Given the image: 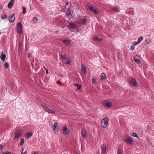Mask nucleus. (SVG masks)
<instances>
[{"instance_id":"obj_1","label":"nucleus","mask_w":154,"mask_h":154,"mask_svg":"<svg viewBox=\"0 0 154 154\" xmlns=\"http://www.w3.org/2000/svg\"><path fill=\"white\" fill-rule=\"evenodd\" d=\"M85 22V21L82 19L79 20H76V22L74 23H70L69 25V27L70 30L72 32H75L77 29H78L79 24L83 23Z\"/></svg>"},{"instance_id":"obj_2","label":"nucleus","mask_w":154,"mask_h":154,"mask_svg":"<svg viewBox=\"0 0 154 154\" xmlns=\"http://www.w3.org/2000/svg\"><path fill=\"white\" fill-rule=\"evenodd\" d=\"M123 139L125 141L129 144L132 145L134 143V141L129 136L124 135L123 136Z\"/></svg>"},{"instance_id":"obj_3","label":"nucleus","mask_w":154,"mask_h":154,"mask_svg":"<svg viewBox=\"0 0 154 154\" xmlns=\"http://www.w3.org/2000/svg\"><path fill=\"white\" fill-rule=\"evenodd\" d=\"M23 133V131L19 130H17L16 131L15 134L14 136V138L15 140L18 139L21 137Z\"/></svg>"},{"instance_id":"obj_4","label":"nucleus","mask_w":154,"mask_h":154,"mask_svg":"<svg viewBox=\"0 0 154 154\" xmlns=\"http://www.w3.org/2000/svg\"><path fill=\"white\" fill-rule=\"evenodd\" d=\"M108 118H104L102 120L101 125L102 127L103 128H106L108 124Z\"/></svg>"},{"instance_id":"obj_5","label":"nucleus","mask_w":154,"mask_h":154,"mask_svg":"<svg viewBox=\"0 0 154 154\" xmlns=\"http://www.w3.org/2000/svg\"><path fill=\"white\" fill-rule=\"evenodd\" d=\"M88 8L91 12L94 14H97L98 13V11L95 7H93L90 5L88 6Z\"/></svg>"},{"instance_id":"obj_6","label":"nucleus","mask_w":154,"mask_h":154,"mask_svg":"<svg viewBox=\"0 0 154 154\" xmlns=\"http://www.w3.org/2000/svg\"><path fill=\"white\" fill-rule=\"evenodd\" d=\"M61 59L62 61L66 64H69L70 62V60L68 58H66L63 55H61Z\"/></svg>"},{"instance_id":"obj_7","label":"nucleus","mask_w":154,"mask_h":154,"mask_svg":"<svg viewBox=\"0 0 154 154\" xmlns=\"http://www.w3.org/2000/svg\"><path fill=\"white\" fill-rule=\"evenodd\" d=\"M43 107L47 112L55 114L56 112L53 109H51L46 106H44Z\"/></svg>"},{"instance_id":"obj_8","label":"nucleus","mask_w":154,"mask_h":154,"mask_svg":"<svg viewBox=\"0 0 154 154\" xmlns=\"http://www.w3.org/2000/svg\"><path fill=\"white\" fill-rule=\"evenodd\" d=\"M17 31L19 34L22 33V26L21 23L19 22L17 25Z\"/></svg>"},{"instance_id":"obj_9","label":"nucleus","mask_w":154,"mask_h":154,"mask_svg":"<svg viewBox=\"0 0 154 154\" xmlns=\"http://www.w3.org/2000/svg\"><path fill=\"white\" fill-rule=\"evenodd\" d=\"M15 13H13L9 15L8 17V19L10 22L12 23L14 22L15 19Z\"/></svg>"},{"instance_id":"obj_10","label":"nucleus","mask_w":154,"mask_h":154,"mask_svg":"<svg viewBox=\"0 0 154 154\" xmlns=\"http://www.w3.org/2000/svg\"><path fill=\"white\" fill-rule=\"evenodd\" d=\"M66 12V16L69 19H71L72 18V15L71 14V12L69 8H68Z\"/></svg>"},{"instance_id":"obj_11","label":"nucleus","mask_w":154,"mask_h":154,"mask_svg":"<svg viewBox=\"0 0 154 154\" xmlns=\"http://www.w3.org/2000/svg\"><path fill=\"white\" fill-rule=\"evenodd\" d=\"M103 106H104L109 107L112 106V103L108 101H105L103 103Z\"/></svg>"},{"instance_id":"obj_12","label":"nucleus","mask_w":154,"mask_h":154,"mask_svg":"<svg viewBox=\"0 0 154 154\" xmlns=\"http://www.w3.org/2000/svg\"><path fill=\"white\" fill-rule=\"evenodd\" d=\"M129 82L134 86L136 87L137 86V82L135 79L133 78L130 79H129Z\"/></svg>"},{"instance_id":"obj_13","label":"nucleus","mask_w":154,"mask_h":154,"mask_svg":"<svg viewBox=\"0 0 154 154\" xmlns=\"http://www.w3.org/2000/svg\"><path fill=\"white\" fill-rule=\"evenodd\" d=\"M58 124L57 122H56L54 125V126L53 127V130L54 131V132L55 134L57 133H58V131H57L56 130L57 129H58Z\"/></svg>"},{"instance_id":"obj_14","label":"nucleus","mask_w":154,"mask_h":154,"mask_svg":"<svg viewBox=\"0 0 154 154\" xmlns=\"http://www.w3.org/2000/svg\"><path fill=\"white\" fill-rule=\"evenodd\" d=\"M63 133L64 134H67L69 132V130L68 129L67 127L64 126L63 128Z\"/></svg>"},{"instance_id":"obj_15","label":"nucleus","mask_w":154,"mask_h":154,"mask_svg":"<svg viewBox=\"0 0 154 154\" xmlns=\"http://www.w3.org/2000/svg\"><path fill=\"white\" fill-rule=\"evenodd\" d=\"M62 42L66 45H70L72 43V41L70 40H63Z\"/></svg>"},{"instance_id":"obj_16","label":"nucleus","mask_w":154,"mask_h":154,"mask_svg":"<svg viewBox=\"0 0 154 154\" xmlns=\"http://www.w3.org/2000/svg\"><path fill=\"white\" fill-rule=\"evenodd\" d=\"M81 133L82 135L83 138H85L86 137V131L85 128H82L81 130Z\"/></svg>"},{"instance_id":"obj_17","label":"nucleus","mask_w":154,"mask_h":154,"mask_svg":"<svg viewBox=\"0 0 154 154\" xmlns=\"http://www.w3.org/2000/svg\"><path fill=\"white\" fill-rule=\"evenodd\" d=\"M14 0H11L9 2L8 4V8H11L14 4Z\"/></svg>"},{"instance_id":"obj_18","label":"nucleus","mask_w":154,"mask_h":154,"mask_svg":"<svg viewBox=\"0 0 154 154\" xmlns=\"http://www.w3.org/2000/svg\"><path fill=\"white\" fill-rule=\"evenodd\" d=\"M101 149L102 151V153H106V145L103 144L102 145Z\"/></svg>"},{"instance_id":"obj_19","label":"nucleus","mask_w":154,"mask_h":154,"mask_svg":"<svg viewBox=\"0 0 154 154\" xmlns=\"http://www.w3.org/2000/svg\"><path fill=\"white\" fill-rule=\"evenodd\" d=\"M134 61L137 64H139L140 63V59L136 57H133Z\"/></svg>"},{"instance_id":"obj_20","label":"nucleus","mask_w":154,"mask_h":154,"mask_svg":"<svg viewBox=\"0 0 154 154\" xmlns=\"http://www.w3.org/2000/svg\"><path fill=\"white\" fill-rule=\"evenodd\" d=\"M5 55L4 54H2L0 55V59L2 62L5 61Z\"/></svg>"},{"instance_id":"obj_21","label":"nucleus","mask_w":154,"mask_h":154,"mask_svg":"<svg viewBox=\"0 0 154 154\" xmlns=\"http://www.w3.org/2000/svg\"><path fill=\"white\" fill-rule=\"evenodd\" d=\"M33 134L31 132H29L28 133H27L26 135L25 136L27 137V138H29L31 137Z\"/></svg>"},{"instance_id":"obj_22","label":"nucleus","mask_w":154,"mask_h":154,"mask_svg":"<svg viewBox=\"0 0 154 154\" xmlns=\"http://www.w3.org/2000/svg\"><path fill=\"white\" fill-rule=\"evenodd\" d=\"M94 40L95 41H101L102 39L101 38L99 39L98 37L95 36L93 38Z\"/></svg>"},{"instance_id":"obj_23","label":"nucleus","mask_w":154,"mask_h":154,"mask_svg":"<svg viewBox=\"0 0 154 154\" xmlns=\"http://www.w3.org/2000/svg\"><path fill=\"white\" fill-rule=\"evenodd\" d=\"M81 70L83 73H86L87 72L86 68L84 66H81Z\"/></svg>"},{"instance_id":"obj_24","label":"nucleus","mask_w":154,"mask_h":154,"mask_svg":"<svg viewBox=\"0 0 154 154\" xmlns=\"http://www.w3.org/2000/svg\"><path fill=\"white\" fill-rule=\"evenodd\" d=\"M9 67V64L5 62L4 63V67L6 69H8Z\"/></svg>"},{"instance_id":"obj_25","label":"nucleus","mask_w":154,"mask_h":154,"mask_svg":"<svg viewBox=\"0 0 154 154\" xmlns=\"http://www.w3.org/2000/svg\"><path fill=\"white\" fill-rule=\"evenodd\" d=\"M100 76L102 79H106V75L103 73H102L101 74Z\"/></svg>"},{"instance_id":"obj_26","label":"nucleus","mask_w":154,"mask_h":154,"mask_svg":"<svg viewBox=\"0 0 154 154\" xmlns=\"http://www.w3.org/2000/svg\"><path fill=\"white\" fill-rule=\"evenodd\" d=\"M25 142L24 139V138H22L20 140V146H21L23 145V144H24Z\"/></svg>"},{"instance_id":"obj_27","label":"nucleus","mask_w":154,"mask_h":154,"mask_svg":"<svg viewBox=\"0 0 154 154\" xmlns=\"http://www.w3.org/2000/svg\"><path fill=\"white\" fill-rule=\"evenodd\" d=\"M143 36H140V37L139 38L138 40L137 41V43H139L141 42V41L143 40Z\"/></svg>"},{"instance_id":"obj_28","label":"nucleus","mask_w":154,"mask_h":154,"mask_svg":"<svg viewBox=\"0 0 154 154\" xmlns=\"http://www.w3.org/2000/svg\"><path fill=\"white\" fill-rule=\"evenodd\" d=\"M131 135L133 137H135L137 138L138 137V136L137 134L135 133L134 132H132L131 133Z\"/></svg>"},{"instance_id":"obj_29","label":"nucleus","mask_w":154,"mask_h":154,"mask_svg":"<svg viewBox=\"0 0 154 154\" xmlns=\"http://www.w3.org/2000/svg\"><path fill=\"white\" fill-rule=\"evenodd\" d=\"M2 18L5 19L7 17V14H4L3 15H2L1 16Z\"/></svg>"},{"instance_id":"obj_30","label":"nucleus","mask_w":154,"mask_h":154,"mask_svg":"<svg viewBox=\"0 0 154 154\" xmlns=\"http://www.w3.org/2000/svg\"><path fill=\"white\" fill-rule=\"evenodd\" d=\"M37 18L35 17L32 20V21L34 23H36L37 21Z\"/></svg>"},{"instance_id":"obj_31","label":"nucleus","mask_w":154,"mask_h":154,"mask_svg":"<svg viewBox=\"0 0 154 154\" xmlns=\"http://www.w3.org/2000/svg\"><path fill=\"white\" fill-rule=\"evenodd\" d=\"M151 42V40L149 39H147L146 41V44H149Z\"/></svg>"},{"instance_id":"obj_32","label":"nucleus","mask_w":154,"mask_h":154,"mask_svg":"<svg viewBox=\"0 0 154 154\" xmlns=\"http://www.w3.org/2000/svg\"><path fill=\"white\" fill-rule=\"evenodd\" d=\"M118 154H122V151L121 149H119L118 150Z\"/></svg>"},{"instance_id":"obj_33","label":"nucleus","mask_w":154,"mask_h":154,"mask_svg":"<svg viewBox=\"0 0 154 154\" xmlns=\"http://www.w3.org/2000/svg\"><path fill=\"white\" fill-rule=\"evenodd\" d=\"M92 83L94 84H96V80L95 79L93 78L92 79Z\"/></svg>"},{"instance_id":"obj_34","label":"nucleus","mask_w":154,"mask_h":154,"mask_svg":"<svg viewBox=\"0 0 154 154\" xmlns=\"http://www.w3.org/2000/svg\"><path fill=\"white\" fill-rule=\"evenodd\" d=\"M23 13L25 14L26 13V8L25 7H23Z\"/></svg>"},{"instance_id":"obj_35","label":"nucleus","mask_w":154,"mask_h":154,"mask_svg":"<svg viewBox=\"0 0 154 154\" xmlns=\"http://www.w3.org/2000/svg\"><path fill=\"white\" fill-rule=\"evenodd\" d=\"M138 44H139V43H138L137 42H134L133 43V46H135L137 45Z\"/></svg>"},{"instance_id":"obj_36","label":"nucleus","mask_w":154,"mask_h":154,"mask_svg":"<svg viewBox=\"0 0 154 154\" xmlns=\"http://www.w3.org/2000/svg\"><path fill=\"white\" fill-rule=\"evenodd\" d=\"M2 154H11V153L8 152V151H6L5 152H3Z\"/></svg>"},{"instance_id":"obj_37","label":"nucleus","mask_w":154,"mask_h":154,"mask_svg":"<svg viewBox=\"0 0 154 154\" xmlns=\"http://www.w3.org/2000/svg\"><path fill=\"white\" fill-rule=\"evenodd\" d=\"M112 10L114 11H119V9L117 8H114L112 9Z\"/></svg>"},{"instance_id":"obj_38","label":"nucleus","mask_w":154,"mask_h":154,"mask_svg":"<svg viewBox=\"0 0 154 154\" xmlns=\"http://www.w3.org/2000/svg\"><path fill=\"white\" fill-rule=\"evenodd\" d=\"M77 87L78 90H80L81 88V86L80 85H77Z\"/></svg>"},{"instance_id":"obj_39","label":"nucleus","mask_w":154,"mask_h":154,"mask_svg":"<svg viewBox=\"0 0 154 154\" xmlns=\"http://www.w3.org/2000/svg\"><path fill=\"white\" fill-rule=\"evenodd\" d=\"M3 146L2 145H0V150H2L3 149Z\"/></svg>"},{"instance_id":"obj_40","label":"nucleus","mask_w":154,"mask_h":154,"mask_svg":"<svg viewBox=\"0 0 154 154\" xmlns=\"http://www.w3.org/2000/svg\"><path fill=\"white\" fill-rule=\"evenodd\" d=\"M134 46H133V45H132L131 46V50H133L134 49Z\"/></svg>"},{"instance_id":"obj_41","label":"nucleus","mask_w":154,"mask_h":154,"mask_svg":"<svg viewBox=\"0 0 154 154\" xmlns=\"http://www.w3.org/2000/svg\"><path fill=\"white\" fill-rule=\"evenodd\" d=\"M31 154H38V152H32Z\"/></svg>"},{"instance_id":"obj_42","label":"nucleus","mask_w":154,"mask_h":154,"mask_svg":"<svg viewBox=\"0 0 154 154\" xmlns=\"http://www.w3.org/2000/svg\"><path fill=\"white\" fill-rule=\"evenodd\" d=\"M44 68H45V70H46V73L47 74H48V70L47 69H46L45 67H44Z\"/></svg>"},{"instance_id":"obj_43","label":"nucleus","mask_w":154,"mask_h":154,"mask_svg":"<svg viewBox=\"0 0 154 154\" xmlns=\"http://www.w3.org/2000/svg\"><path fill=\"white\" fill-rule=\"evenodd\" d=\"M22 154H26V151H25L24 152H23V151L21 152Z\"/></svg>"},{"instance_id":"obj_44","label":"nucleus","mask_w":154,"mask_h":154,"mask_svg":"<svg viewBox=\"0 0 154 154\" xmlns=\"http://www.w3.org/2000/svg\"><path fill=\"white\" fill-rule=\"evenodd\" d=\"M31 54H28V57H31Z\"/></svg>"},{"instance_id":"obj_45","label":"nucleus","mask_w":154,"mask_h":154,"mask_svg":"<svg viewBox=\"0 0 154 154\" xmlns=\"http://www.w3.org/2000/svg\"><path fill=\"white\" fill-rule=\"evenodd\" d=\"M2 8V7L1 5H0V10Z\"/></svg>"},{"instance_id":"obj_46","label":"nucleus","mask_w":154,"mask_h":154,"mask_svg":"<svg viewBox=\"0 0 154 154\" xmlns=\"http://www.w3.org/2000/svg\"><path fill=\"white\" fill-rule=\"evenodd\" d=\"M24 149L22 148V151H23V152Z\"/></svg>"},{"instance_id":"obj_47","label":"nucleus","mask_w":154,"mask_h":154,"mask_svg":"<svg viewBox=\"0 0 154 154\" xmlns=\"http://www.w3.org/2000/svg\"><path fill=\"white\" fill-rule=\"evenodd\" d=\"M77 85H78L76 84H74L75 85V86H77Z\"/></svg>"},{"instance_id":"obj_48","label":"nucleus","mask_w":154,"mask_h":154,"mask_svg":"<svg viewBox=\"0 0 154 154\" xmlns=\"http://www.w3.org/2000/svg\"><path fill=\"white\" fill-rule=\"evenodd\" d=\"M106 153H102L101 154H106Z\"/></svg>"},{"instance_id":"obj_49","label":"nucleus","mask_w":154,"mask_h":154,"mask_svg":"<svg viewBox=\"0 0 154 154\" xmlns=\"http://www.w3.org/2000/svg\"><path fill=\"white\" fill-rule=\"evenodd\" d=\"M60 83V81H58V82H57V83Z\"/></svg>"},{"instance_id":"obj_50","label":"nucleus","mask_w":154,"mask_h":154,"mask_svg":"<svg viewBox=\"0 0 154 154\" xmlns=\"http://www.w3.org/2000/svg\"><path fill=\"white\" fill-rule=\"evenodd\" d=\"M66 5H68V3H66Z\"/></svg>"},{"instance_id":"obj_51","label":"nucleus","mask_w":154,"mask_h":154,"mask_svg":"<svg viewBox=\"0 0 154 154\" xmlns=\"http://www.w3.org/2000/svg\"><path fill=\"white\" fill-rule=\"evenodd\" d=\"M41 0V1H43V0Z\"/></svg>"}]
</instances>
